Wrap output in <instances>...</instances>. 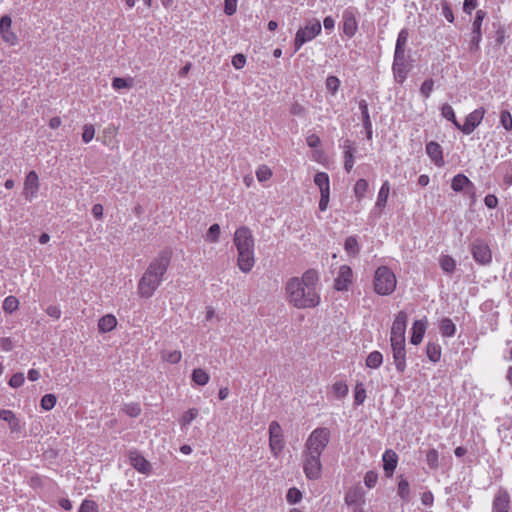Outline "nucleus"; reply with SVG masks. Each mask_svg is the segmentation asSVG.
<instances>
[{"instance_id":"1","label":"nucleus","mask_w":512,"mask_h":512,"mask_svg":"<svg viewBox=\"0 0 512 512\" xmlns=\"http://www.w3.org/2000/svg\"><path fill=\"white\" fill-rule=\"evenodd\" d=\"M319 281L318 272L309 269L301 277L290 278L285 285L286 299L298 309L314 308L320 303V295L316 290Z\"/></svg>"},{"instance_id":"2","label":"nucleus","mask_w":512,"mask_h":512,"mask_svg":"<svg viewBox=\"0 0 512 512\" xmlns=\"http://www.w3.org/2000/svg\"><path fill=\"white\" fill-rule=\"evenodd\" d=\"M172 252L164 249L150 262L138 282V293L143 298H150L163 281L171 262Z\"/></svg>"},{"instance_id":"3","label":"nucleus","mask_w":512,"mask_h":512,"mask_svg":"<svg viewBox=\"0 0 512 512\" xmlns=\"http://www.w3.org/2000/svg\"><path fill=\"white\" fill-rule=\"evenodd\" d=\"M373 283L375 293L385 296L394 292L397 280L394 273L387 266H380L375 271Z\"/></svg>"},{"instance_id":"4","label":"nucleus","mask_w":512,"mask_h":512,"mask_svg":"<svg viewBox=\"0 0 512 512\" xmlns=\"http://www.w3.org/2000/svg\"><path fill=\"white\" fill-rule=\"evenodd\" d=\"M330 441V430L325 427L316 428L309 435L304 450L306 452L322 455Z\"/></svg>"},{"instance_id":"5","label":"nucleus","mask_w":512,"mask_h":512,"mask_svg":"<svg viewBox=\"0 0 512 512\" xmlns=\"http://www.w3.org/2000/svg\"><path fill=\"white\" fill-rule=\"evenodd\" d=\"M322 27L318 19L308 20L303 28H300L294 39L295 51H298L306 42L313 40L321 33Z\"/></svg>"},{"instance_id":"6","label":"nucleus","mask_w":512,"mask_h":512,"mask_svg":"<svg viewBox=\"0 0 512 512\" xmlns=\"http://www.w3.org/2000/svg\"><path fill=\"white\" fill-rule=\"evenodd\" d=\"M320 455L302 452L303 471L307 479L318 480L322 475Z\"/></svg>"},{"instance_id":"7","label":"nucleus","mask_w":512,"mask_h":512,"mask_svg":"<svg viewBox=\"0 0 512 512\" xmlns=\"http://www.w3.org/2000/svg\"><path fill=\"white\" fill-rule=\"evenodd\" d=\"M407 320L408 316L407 313L404 311H400L392 324L391 327V336H390V342L391 343H405V332L407 327Z\"/></svg>"},{"instance_id":"8","label":"nucleus","mask_w":512,"mask_h":512,"mask_svg":"<svg viewBox=\"0 0 512 512\" xmlns=\"http://www.w3.org/2000/svg\"><path fill=\"white\" fill-rule=\"evenodd\" d=\"M269 447L275 457H277L284 448L282 428L277 421H272L269 425Z\"/></svg>"},{"instance_id":"9","label":"nucleus","mask_w":512,"mask_h":512,"mask_svg":"<svg viewBox=\"0 0 512 512\" xmlns=\"http://www.w3.org/2000/svg\"><path fill=\"white\" fill-rule=\"evenodd\" d=\"M233 241L237 251L254 249V238L252 232L246 226H241L235 231Z\"/></svg>"},{"instance_id":"10","label":"nucleus","mask_w":512,"mask_h":512,"mask_svg":"<svg viewBox=\"0 0 512 512\" xmlns=\"http://www.w3.org/2000/svg\"><path fill=\"white\" fill-rule=\"evenodd\" d=\"M471 252L474 260L481 265H486L492 260V254L489 246L481 240H476L472 244Z\"/></svg>"},{"instance_id":"11","label":"nucleus","mask_w":512,"mask_h":512,"mask_svg":"<svg viewBox=\"0 0 512 512\" xmlns=\"http://www.w3.org/2000/svg\"><path fill=\"white\" fill-rule=\"evenodd\" d=\"M486 17V12L483 10H478L475 15V19L472 24V37L470 40V50L476 51L479 48V43L482 39L481 26L484 18Z\"/></svg>"},{"instance_id":"12","label":"nucleus","mask_w":512,"mask_h":512,"mask_svg":"<svg viewBox=\"0 0 512 512\" xmlns=\"http://www.w3.org/2000/svg\"><path fill=\"white\" fill-rule=\"evenodd\" d=\"M353 281V271L348 265L339 267L337 277L334 279V288L337 291H347Z\"/></svg>"},{"instance_id":"13","label":"nucleus","mask_w":512,"mask_h":512,"mask_svg":"<svg viewBox=\"0 0 512 512\" xmlns=\"http://www.w3.org/2000/svg\"><path fill=\"white\" fill-rule=\"evenodd\" d=\"M485 114V110L483 108L475 109L471 113H469L465 119L464 124H460L458 127L464 134H471L475 128L481 123Z\"/></svg>"},{"instance_id":"14","label":"nucleus","mask_w":512,"mask_h":512,"mask_svg":"<svg viewBox=\"0 0 512 512\" xmlns=\"http://www.w3.org/2000/svg\"><path fill=\"white\" fill-rule=\"evenodd\" d=\"M394 364L399 373L406 369V350L405 343H391Z\"/></svg>"},{"instance_id":"15","label":"nucleus","mask_w":512,"mask_h":512,"mask_svg":"<svg viewBox=\"0 0 512 512\" xmlns=\"http://www.w3.org/2000/svg\"><path fill=\"white\" fill-rule=\"evenodd\" d=\"M358 29V24L354 9L348 8L343 12V33L348 37H353Z\"/></svg>"},{"instance_id":"16","label":"nucleus","mask_w":512,"mask_h":512,"mask_svg":"<svg viewBox=\"0 0 512 512\" xmlns=\"http://www.w3.org/2000/svg\"><path fill=\"white\" fill-rule=\"evenodd\" d=\"M237 252V266L243 273L250 272L255 264L254 249L239 250Z\"/></svg>"},{"instance_id":"17","label":"nucleus","mask_w":512,"mask_h":512,"mask_svg":"<svg viewBox=\"0 0 512 512\" xmlns=\"http://www.w3.org/2000/svg\"><path fill=\"white\" fill-rule=\"evenodd\" d=\"M12 20L8 15H4L0 19V35L6 43L9 45H15L17 43V36L11 30Z\"/></svg>"},{"instance_id":"18","label":"nucleus","mask_w":512,"mask_h":512,"mask_svg":"<svg viewBox=\"0 0 512 512\" xmlns=\"http://www.w3.org/2000/svg\"><path fill=\"white\" fill-rule=\"evenodd\" d=\"M129 462L134 469L143 474H149L151 464L137 451H129Z\"/></svg>"},{"instance_id":"19","label":"nucleus","mask_w":512,"mask_h":512,"mask_svg":"<svg viewBox=\"0 0 512 512\" xmlns=\"http://www.w3.org/2000/svg\"><path fill=\"white\" fill-rule=\"evenodd\" d=\"M39 189V179L35 171H30L25 179L24 194L27 200H32L36 197Z\"/></svg>"},{"instance_id":"20","label":"nucleus","mask_w":512,"mask_h":512,"mask_svg":"<svg viewBox=\"0 0 512 512\" xmlns=\"http://www.w3.org/2000/svg\"><path fill=\"white\" fill-rule=\"evenodd\" d=\"M426 153L437 166H443V151L442 147L435 141H430L426 144Z\"/></svg>"},{"instance_id":"21","label":"nucleus","mask_w":512,"mask_h":512,"mask_svg":"<svg viewBox=\"0 0 512 512\" xmlns=\"http://www.w3.org/2000/svg\"><path fill=\"white\" fill-rule=\"evenodd\" d=\"M510 504V497L507 491H499L493 500L494 512H508Z\"/></svg>"},{"instance_id":"22","label":"nucleus","mask_w":512,"mask_h":512,"mask_svg":"<svg viewBox=\"0 0 512 512\" xmlns=\"http://www.w3.org/2000/svg\"><path fill=\"white\" fill-rule=\"evenodd\" d=\"M392 70L394 74V78L396 82L403 83L404 80L407 77V70H406V58L398 59L394 57Z\"/></svg>"},{"instance_id":"23","label":"nucleus","mask_w":512,"mask_h":512,"mask_svg":"<svg viewBox=\"0 0 512 512\" xmlns=\"http://www.w3.org/2000/svg\"><path fill=\"white\" fill-rule=\"evenodd\" d=\"M383 468L388 476L392 475L398 462V456L393 450H386L382 457Z\"/></svg>"},{"instance_id":"24","label":"nucleus","mask_w":512,"mask_h":512,"mask_svg":"<svg viewBox=\"0 0 512 512\" xmlns=\"http://www.w3.org/2000/svg\"><path fill=\"white\" fill-rule=\"evenodd\" d=\"M425 331H426V320H416L412 326V335L410 338V342L413 345L420 344L424 337Z\"/></svg>"},{"instance_id":"25","label":"nucleus","mask_w":512,"mask_h":512,"mask_svg":"<svg viewBox=\"0 0 512 512\" xmlns=\"http://www.w3.org/2000/svg\"><path fill=\"white\" fill-rule=\"evenodd\" d=\"M408 36H409V33L406 28H403L398 34L396 46H395L394 57H396L400 60H401V58H406L405 57V47H406V44L408 41Z\"/></svg>"},{"instance_id":"26","label":"nucleus","mask_w":512,"mask_h":512,"mask_svg":"<svg viewBox=\"0 0 512 512\" xmlns=\"http://www.w3.org/2000/svg\"><path fill=\"white\" fill-rule=\"evenodd\" d=\"M0 419L9 424L11 432H20V421L11 410L0 409Z\"/></svg>"},{"instance_id":"27","label":"nucleus","mask_w":512,"mask_h":512,"mask_svg":"<svg viewBox=\"0 0 512 512\" xmlns=\"http://www.w3.org/2000/svg\"><path fill=\"white\" fill-rule=\"evenodd\" d=\"M344 148V168L347 172H350L354 165V147L353 143L346 139L343 142Z\"/></svg>"},{"instance_id":"28","label":"nucleus","mask_w":512,"mask_h":512,"mask_svg":"<svg viewBox=\"0 0 512 512\" xmlns=\"http://www.w3.org/2000/svg\"><path fill=\"white\" fill-rule=\"evenodd\" d=\"M117 325V320L112 314H106L98 321V329L102 333L112 331Z\"/></svg>"},{"instance_id":"29","label":"nucleus","mask_w":512,"mask_h":512,"mask_svg":"<svg viewBox=\"0 0 512 512\" xmlns=\"http://www.w3.org/2000/svg\"><path fill=\"white\" fill-rule=\"evenodd\" d=\"M465 187H471L473 188L474 185L473 183L468 179V177H466L464 174H457L453 177L452 179V183H451V188L455 191V192H460L462 191Z\"/></svg>"},{"instance_id":"30","label":"nucleus","mask_w":512,"mask_h":512,"mask_svg":"<svg viewBox=\"0 0 512 512\" xmlns=\"http://www.w3.org/2000/svg\"><path fill=\"white\" fill-rule=\"evenodd\" d=\"M314 183L318 186L320 193H330V181L327 173H316L314 176Z\"/></svg>"},{"instance_id":"31","label":"nucleus","mask_w":512,"mask_h":512,"mask_svg":"<svg viewBox=\"0 0 512 512\" xmlns=\"http://www.w3.org/2000/svg\"><path fill=\"white\" fill-rule=\"evenodd\" d=\"M439 330L443 337H452L456 333V326L450 318H443L440 322Z\"/></svg>"},{"instance_id":"32","label":"nucleus","mask_w":512,"mask_h":512,"mask_svg":"<svg viewBox=\"0 0 512 512\" xmlns=\"http://www.w3.org/2000/svg\"><path fill=\"white\" fill-rule=\"evenodd\" d=\"M426 354L430 361L436 363L441 358V346L435 342H428L426 346Z\"/></svg>"},{"instance_id":"33","label":"nucleus","mask_w":512,"mask_h":512,"mask_svg":"<svg viewBox=\"0 0 512 512\" xmlns=\"http://www.w3.org/2000/svg\"><path fill=\"white\" fill-rule=\"evenodd\" d=\"M389 192H390V185H389V182L386 180V181H384V183L382 184V186L379 190L377 201H376V207L384 208L386 206Z\"/></svg>"},{"instance_id":"34","label":"nucleus","mask_w":512,"mask_h":512,"mask_svg":"<svg viewBox=\"0 0 512 512\" xmlns=\"http://www.w3.org/2000/svg\"><path fill=\"white\" fill-rule=\"evenodd\" d=\"M209 379V374L201 368L194 369L192 372V380L195 384L199 386L206 385Z\"/></svg>"},{"instance_id":"35","label":"nucleus","mask_w":512,"mask_h":512,"mask_svg":"<svg viewBox=\"0 0 512 512\" xmlns=\"http://www.w3.org/2000/svg\"><path fill=\"white\" fill-rule=\"evenodd\" d=\"M383 361V356L379 351L371 352L366 358V366L376 369L380 367Z\"/></svg>"},{"instance_id":"36","label":"nucleus","mask_w":512,"mask_h":512,"mask_svg":"<svg viewBox=\"0 0 512 512\" xmlns=\"http://www.w3.org/2000/svg\"><path fill=\"white\" fill-rule=\"evenodd\" d=\"M441 114L444 118L451 121L453 125L458 129L460 127V123L457 121L455 117V113L453 108L449 104H443L441 107Z\"/></svg>"},{"instance_id":"37","label":"nucleus","mask_w":512,"mask_h":512,"mask_svg":"<svg viewBox=\"0 0 512 512\" xmlns=\"http://www.w3.org/2000/svg\"><path fill=\"white\" fill-rule=\"evenodd\" d=\"M368 190V182L365 179H359L354 185V194L357 200H362Z\"/></svg>"},{"instance_id":"38","label":"nucleus","mask_w":512,"mask_h":512,"mask_svg":"<svg viewBox=\"0 0 512 512\" xmlns=\"http://www.w3.org/2000/svg\"><path fill=\"white\" fill-rule=\"evenodd\" d=\"M344 247L346 252L350 255L355 256L359 253V244L356 237L354 236H349L346 238Z\"/></svg>"},{"instance_id":"39","label":"nucleus","mask_w":512,"mask_h":512,"mask_svg":"<svg viewBox=\"0 0 512 512\" xmlns=\"http://www.w3.org/2000/svg\"><path fill=\"white\" fill-rule=\"evenodd\" d=\"M440 266L442 268V270L446 273H452L454 270H455V267H456V262L455 260L449 256V255H444L440 258Z\"/></svg>"},{"instance_id":"40","label":"nucleus","mask_w":512,"mask_h":512,"mask_svg":"<svg viewBox=\"0 0 512 512\" xmlns=\"http://www.w3.org/2000/svg\"><path fill=\"white\" fill-rule=\"evenodd\" d=\"M426 462L430 469L436 470L439 467V453L436 449H430L426 453Z\"/></svg>"},{"instance_id":"41","label":"nucleus","mask_w":512,"mask_h":512,"mask_svg":"<svg viewBox=\"0 0 512 512\" xmlns=\"http://www.w3.org/2000/svg\"><path fill=\"white\" fill-rule=\"evenodd\" d=\"M332 391L336 398L342 399L348 394V386L344 381H337L332 385Z\"/></svg>"},{"instance_id":"42","label":"nucleus","mask_w":512,"mask_h":512,"mask_svg":"<svg viewBox=\"0 0 512 512\" xmlns=\"http://www.w3.org/2000/svg\"><path fill=\"white\" fill-rule=\"evenodd\" d=\"M220 226L218 224H213L208 229V232L205 236L206 241L211 243H216L219 241L220 236Z\"/></svg>"},{"instance_id":"43","label":"nucleus","mask_w":512,"mask_h":512,"mask_svg":"<svg viewBox=\"0 0 512 512\" xmlns=\"http://www.w3.org/2000/svg\"><path fill=\"white\" fill-rule=\"evenodd\" d=\"M162 358H163V360H165L169 363L176 364V363L180 362V360L182 358V354L179 350L164 351L162 353Z\"/></svg>"},{"instance_id":"44","label":"nucleus","mask_w":512,"mask_h":512,"mask_svg":"<svg viewBox=\"0 0 512 512\" xmlns=\"http://www.w3.org/2000/svg\"><path fill=\"white\" fill-rule=\"evenodd\" d=\"M18 305L19 301L16 297L8 296L5 298L3 302V309L7 313H12L18 308Z\"/></svg>"},{"instance_id":"45","label":"nucleus","mask_w":512,"mask_h":512,"mask_svg":"<svg viewBox=\"0 0 512 512\" xmlns=\"http://www.w3.org/2000/svg\"><path fill=\"white\" fill-rule=\"evenodd\" d=\"M56 396L54 394H46L41 399V407L42 409L49 411L56 405Z\"/></svg>"},{"instance_id":"46","label":"nucleus","mask_w":512,"mask_h":512,"mask_svg":"<svg viewBox=\"0 0 512 512\" xmlns=\"http://www.w3.org/2000/svg\"><path fill=\"white\" fill-rule=\"evenodd\" d=\"M366 399V390L362 383H357L355 386L354 401L356 405H361Z\"/></svg>"},{"instance_id":"47","label":"nucleus","mask_w":512,"mask_h":512,"mask_svg":"<svg viewBox=\"0 0 512 512\" xmlns=\"http://www.w3.org/2000/svg\"><path fill=\"white\" fill-rule=\"evenodd\" d=\"M398 495L403 500H408L410 495L409 483L406 479H401L398 483Z\"/></svg>"},{"instance_id":"48","label":"nucleus","mask_w":512,"mask_h":512,"mask_svg":"<svg viewBox=\"0 0 512 512\" xmlns=\"http://www.w3.org/2000/svg\"><path fill=\"white\" fill-rule=\"evenodd\" d=\"M286 499L288 503L296 504L302 499V493L295 487L290 488L287 492Z\"/></svg>"},{"instance_id":"49","label":"nucleus","mask_w":512,"mask_h":512,"mask_svg":"<svg viewBox=\"0 0 512 512\" xmlns=\"http://www.w3.org/2000/svg\"><path fill=\"white\" fill-rule=\"evenodd\" d=\"M361 496L358 489H351L345 495V503L347 505H354L361 499Z\"/></svg>"},{"instance_id":"50","label":"nucleus","mask_w":512,"mask_h":512,"mask_svg":"<svg viewBox=\"0 0 512 512\" xmlns=\"http://www.w3.org/2000/svg\"><path fill=\"white\" fill-rule=\"evenodd\" d=\"M133 80L131 78L125 79L120 77H115L112 82V87L116 90L123 88H131Z\"/></svg>"},{"instance_id":"51","label":"nucleus","mask_w":512,"mask_h":512,"mask_svg":"<svg viewBox=\"0 0 512 512\" xmlns=\"http://www.w3.org/2000/svg\"><path fill=\"white\" fill-rule=\"evenodd\" d=\"M340 86V80L336 76H329L326 79V88L331 92L332 95H335Z\"/></svg>"},{"instance_id":"52","label":"nucleus","mask_w":512,"mask_h":512,"mask_svg":"<svg viewBox=\"0 0 512 512\" xmlns=\"http://www.w3.org/2000/svg\"><path fill=\"white\" fill-rule=\"evenodd\" d=\"M359 109L361 111L363 125L369 126L368 124L371 123V120L368 111V104L365 100L359 101Z\"/></svg>"},{"instance_id":"53","label":"nucleus","mask_w":512,"mask_h":512,"mask_svg":"<svg viewBox=\"0 0 512 512\" xmlns=\"http://www.w3.org/2000/svg\"><path fill=\"white\" fill-rule=\"evenodd\" d=\"M500 123L507 130H512V115L509 111H502L500 115Z\"/></svg>"},{"instance_id":"54","label":"nucleus","mask_w":512,"mask_h":512,"mask_svg":"<svg viewBox=\"0 0 512 512\" xmlns=\"http://www.w3.org/2000/svg\"><path fill=\"white\" fill-rule=\"evenodd\" d=\"M256 176L260 182H264L270 179L272 172L267 166L262 165L257 169Z\"/></svg>"},{"instance_id":"55","label":"nucleus","mask_w":512,"mask_h":512,"mask_svg":"<svg viewBox=\"0 0 512 512\" xmlns=\"http://www.w3.org/2000/svg\"><path fill=\"white\" fill-rule=\"evenodd\" d=\"M433 87H434V81L433 79H427L425 80L421 87H420V93L422 94V96H424L425 98H429L430 97V94L431 92L433 91Z\"/></svg>"},{"instance_id":"56","label":"nucleus","mask_w":512,"mask_h":512,"mask_svg":"<svg viewBox=\"0 0 512 512\" xmlns=\"http://www.w3.org/2000/svg\"><path fill=\"white\" fill-rule=\"evenodd\" d=\"M123 411L130 417H137L141 413V408L136 403L126 404Z\"/></svg>"},{"instance_id":"57","label":"nucleus","mask_w":512,"mask_h":512,"mask_svg":"<svg viewBox=\"0 0 512 512\" xmlns=\"http://www.w3.org/2000/svg\"><path fill=\"white\" fill-rule=\"evenodd\" d=\"M95 135V129L94 126L91 124H87L84 126V131L82 134V139L85 143H89Z\"/></svg>"},{"instance_id":"58","label":"nucleus","mask_w":512,"mask_h":512,"mask_svg":"<svg viewBox=\"0 0 512 512\" xmlns=\"http://www.w3.org/2000/svg\"><path fill=\"white\" fill-rule=\"evenodd\" d=\"M24 381H25L24 374L16 373L10 378L9 385L12 388H19L23 385Z\"/></svg>"},{"instance_id":"59","label":"nucleus","mask_w":512,"mask_h":512,"mask_svg":"<svg viewBox=\"0 0 512 512\" xmlns=\"http://www.w3.org/2000/svg\"><path fill=\"white\" fill-rule=\"evenodd\" d=\"M378 480V476L373 471H368L364 476V483L368 488H373Z\"/></svg>"},{"instance_id":"60","label":"nucleus","mask_w":512,"mask_h":512,"mask_svg":"<svg viewBox=\"0 0 512 512\" xmlns=\"http://www.w3.org/2000/svg\"><path fill=\"white\" fill-rule=\"evenodd\" d=\"M198 415V410L196 408L189 409L182 417V424L189 425Z\"/></svg>"},{"instance_id":"61","label":"nucleus","mask_w":512,"mask_h":512,"mask_svg":"<svg viewBox=\"0 0 512 512\" xmlns=\"http://www.w3.org/2000/svg\"><path fill=\"white\" fill-rule=\"evenodd\" d=\"M79 512H98L97 504L91 500H84L80 506Z\"/></svg>"},{"instance_id":"62","label":"nucleus","mask_w":512,"mask_h":512,"mask_svg":"<svg viewBox=\"0 0 512 512\" xmlns=\"http://www.w3.org/2000/svg\"><path fill=\"white\" fill-rule=\"evenodd\" d=\"M237 10V0H224V12L231 16Z\"/></svg>"},{"instance_id":"63","label":"nucleus","mask_w":512,"mask_h":512,"mask_svg":"<svg viewBox=\"0 0 512 512\" xmlns=\"http://www.w3.org/2000/svg\"><path fill=\"white\" fill-rule=\"evenodd\" d=\"M442 14L447 19L448 22L452 23L454 21V15L451 6L449 3L445 2L442 5Z\"/></svg>"},{"instance_id":"64","label":"nucleus","mask_w":512,"mask_h":512,"mask_svg":"<svg viewBox=\"0 0 512 512\" xmlns=\"http://www.w3.org/2000/svg\"><path fill=\"white\" fill-rule=\"evenodd\" d=\"M246 63V58L243 54H236L232 59V64L236 69H241Z\"/></svg>"}]
</instances>
